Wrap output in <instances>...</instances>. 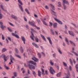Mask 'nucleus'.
I'll list each match as a JSON object with an SVG mask.
<instances>
[{"instance_id": "obj_51", "label": "nucleus", "mask_w": 78, "mask_h": 78, "mask_svg": "<svg viewBox=\"0 0 78 78\" xmlns=\"http://www.w3.org/2000/svg\"><path fill=\"white\" fill-rule=\"evenodd\" d=\"M54 17H53V18H54V19H55H55L56 18H57V16H56V14L54 15Z\"/></svg>"}, {"instance_id": "obj_30", "label": "nucleus", "mask_w": 78, "mask_h": 78, "mask_svg": "<svg viewBox=\"0 0 78 78\" xmlns=\"http://www.w3.org/2000/svg\"><path fill=\"white\" fill-rule=\"evenodd\" d=\"M0 6H1V8L3 10V11H6V10H5V9L3 8V6L2 5H0Z\"/></svg>"}, {"instance_id": "obj_17", "label": "nucleus", "mask_w": 78, "mask_h": 78, "mask_svg": "<svg viewBox=\"0 0 78 78\" xmlns=\"http://www.w3.org/2000/svg\"><path fill=\"white\" fill-rule=\"evenodd\" d=\"M69 42L72 45H73V46L74 45V47H76V45H75V44L74 43L72 42V41L70 40L69 41Z\"/></svg>"}, {"instance_id": "obj_54", "label": "nucleus", "mask_w": 78, "mask_h": 78, "mask_svg": "<svg viewBox=\"0 0 78 78\" xmlns=\"http://www.w3.org/2000/svg\"><path fill=\"white\" fill-rule=\"evenodd\" d=\"M65 41L66 42H69V41L68 40V39H67V37L65 38Z\"/></svg>"}, {"instance_id": "obj_21", "label": "nucleus", "mask_w": 78, "mask_h": 78, "mask_svg": "<svg viewBox=\"0 0 78 78\" xmlns=\"http://www.w3.org/2000/svg\"><path fill=\"white\" fill-rule=\"evenodd\" d=\"M32 45L34 46L35 47H36V48H39V46L37 45L36 44L34 43H32Z\"/></svg>"}, {"instance_id": "obj_43", "label": "nucleus", "mask_w": 78, "mask_h": 78, "mask_svg": "<svg viewBox=\"0 0 78 78\" xmlns=\"http://www.w3.org/2000/svg\"><path fill=\"white\" fill-rule=\"evenodd\" d=\"M72 76L73 77H75V73H74V72L72 71Z\"/></svg>"}, {"instance_id": "obj_57", "label": "nucleus", "mask_w": 78, "mask_h": 78, "mask_svg": "<svg viewBox=\"0 0 78 78\" xmlns=\"http://www.w3.org/2000/svg\"><path fill=\"white\" fill-rule=\"evenodd\" d=\"M45 9H48V6L46 5L45 7Z\"/></svg>"}, {"instance_id": "obj_24", "label": "nucleus", "mask_w": 78, "mask_h": 78, "mask_svg": "<svg viewBox=\"0 0 78 78\" xmlns=\"http://www.w3.org/2000/svg\"><path fill=\"white\" fill-rule=\"evenodd\" d=\"M41 37L45 41H46V39H45V38L44 37V36L42 35V34H41Z\"/></svg>"}, {"instance_id": "obj_63", "label": "nucleus", "mask_w": 78, "mask_h": 78, "mask_svg": "<svg viewBox=\"0 0 78 78\" xmlns=\"http://www.w3.org/2000/svg\"><path fill=\"white\" fill-rule=\"evenodd\" d=\"M36 26V27H36V29H37V30H40V28L39 27H37Z\"/></svg>"}, {"instance_id": "obj_10", "label": "nucleus", "mask_w": 78, "mask_h": 78, "mask_svg": "<svg viewBox=\"0 0 78 78\" xmlns=\"http://www.w3.org/2000/svg\"><path fill=\"white\" fill-rule=\"evenodd\" d=\"M68 33L70 35V36H74V33L73 31H70V30L68 31Z\"/></svg>"}, {"instance_id": "obj_33", "label": "nucleus", "mask_w": 78, "mask_h": 78, "mask_svg": "<svg viewBox=\"0 0 78 78\" xmlns=\"http://www.w3.org/2000/svg\"><path fill=\"white\" fill-rule=\"evenodd\" d=\"M69 62L70 64H71L72 66H73V62L72 61V59L71 58H69Z\"/></svg>"}, {"instance_id": "obj_36", "label": "nucleus", "mask_w": 78, "mask_h": 78, "mask_svg": "<svg viewBox=\"0 0 78 78\" xmlns=\"http://www.w3.org/2000/svg\"><path fill=\"white\" fill-rule=\"evenodd\" d=\"M72 53H73L74 54L75 56H78V54H77V53H76V52H74L73 51H72Z\"/></svg>"}, {"instance_id": "obj_35", "label": "nucleus", "mask_w": 78, "mask_h": 78, "mask_svg": "<svg viewBox=\"0 0 78 78\" xmlns=\"http://www.w3.org/2000/svg\"><path fill=\"white\" fill-rule=\"evenodd\" d=\"M16 57H17V58H20V59L21 58V57H20V55H17L15 54V55Z\"/></svg>"}, {"instance_id": "obj_45", "label": "nucleus", "mask_w": 78, "mask_h": 78, "mask_svg": "<svg viewBox=\"0 0 78 78\" xmlns=\"http://www.w3.org/2000/svg\"><path fill=\"white\" fill-rule=\"evenodd\" d=\"M58 52L60 54H61V55L62 54V52H61V51L60 50V49H59L58 48Z\"/></svg>"}, {"instance_id": "obj_59", "label": "nucleus", "mask_w": 78, "mask_h": 78, "mask_svg": "<svg viewBox=\"0 0 78 78\" xmlns=\"http://www.w3.org/2000/svg\"><path fill=\"white\" fill-rule=\"evenodd\" d=\"M70 29L71 30H74V28L72 27H70Z\"/></svg>"}, {"instance_id": "obj_8", "label": "nucleus", "mask_w": 78, "mask_h": 78, "mask_svg": "<svg viewBox=\"0 0 78 78\" xmlns=\"http://www.w3.org/2000/svg\"><path fill=\"white\" fill-rule=\"evenodd\" d=\"M30 33H31V34L32 35H30V38H31V39L33 41H34V38H33V37H34V34H33V33L32 31H30Z\"/></svg>"}, {"instance_id": "obj_26", "label": "nucleus", "mask_w": 78, "mask_h": 78, "mask_svg": "<svg viewBox=\"0 0 78 78\" xmlns=\"http://www.w3.org/2000/svg\"><path fill=\"white\" fill-rule=\"evenodd\" d=\"M6 51H7V49L5 48H3L2 50V52H5Z\"/></svg>"}, {"instance_id": "obj_60", "label": "nucleus", "mask_w": 78, "mask_h": 78, "mask_svg": "<svg viewBox=\"0 0 78 78\" xmlns=\"http://www.w3.org/2000/svg\"><path fill=\"white\" fill-rule=\"evenodd\" d=\"M9 23V25H11V26H12V27H14V25H13L11 23Z\"/></svg>"}, {"instance_id": "obj_40", "label": "nucleus", "mask_w": 78, "mask_h": 78, "mask_svg": "<svg viewBox=\"0 0 78 78\" xmlns=\"http://www.w3.org/2000/svg\"><path fill=\"white\" fill-rule=\"evenodd\" d=\"M15 51L16 53H19V51H18V49L17 48H15Z\"/></svg>"}, {"instance_id": "obj_19", "label": "nucleus", "mask_w": 78, "mask_h": 78, "mask_svg": "<svg viewBox=\"0 0 78 78\" xmlns=\"http://www.w3.org/2000/svg\"><path fill=\"white\" fill-rule=\"evenodd\" d=\"M41 21L42 22L44 25H46V26H47V23L45 22L44 21V20L42 19V18H41Z\"/></svg>"}, {"instance_id": "obj_9", "label": "nucleus", "mask_w": 78, "mask_h": 78, "mask_svg": "<svg viewBox=\"0 0 78 78\" xmlns=\"http://www.w3.org/2000/svg\"><path fill=\"white\" fill-rule=\"evenodd\" d=\"M10 61L12 63H13V62L12 61H14V60H15V59L12 56V55H11L10 56Z\"/></svg>"}, {"instance_id": "obj_12", "label": "nucleus", "mask_w": 78, "mask_h": 78, "mask_svg": "<svg viewBox=\"0 0 78 78\" xmlns=\"http://www.w3.org/2000/svg\"><path fill=\"white\" fill-rule=\"evenodd\" d=\"M12 36H14L15 37H16V38H17V39H19V36H18V35L15 34L14 33H12Z\"/></svg>"}, {"instance_id": "obj_20", "label": "nucleus", "mask_w": 78, "mask_h": 78, "mask_svg": "<svg viewBox=\"0 0 78 78\" xmlns=\"http://www.w3.org/2000/svg\"><path fill=\"white\" fill-rule=\"evenodd\" d=\"M32 73L33 74V75L35 76V77H36V73L35 71L32 70Z\"/></svg>"}, {"instance_id": "obj_62", "label": "nucleus", "mask_w": 78, "mask_h": 78, "mask_svg": "<svg viewBox=\"0 0 78 78\" xmlns=\"http://www.w3.org/2000/svg\"><path fill=\"white\" fill-rule=\"evenodd\" d=\"M41 53H42V55L44 56H45V53H44L43 52H41Z\"/></svg>"}, {"instance_id": "obj_16", "label": "nucleus", "mask_w": 78, "mask_h": 78, "mask_svg": "<svg viewBox=\"0 0 78 78\" xmlns=\"http://www.w3.org/2000/svg\"><path fill=\"white\" fill-rule=\"evenodd\" d=\"M28 63H29V64H30H30H33V65H36V63L32 61H29V62H28Z\"/></svg>"}, {"instance_id": "obj_22", "label": "nucleus", "mask_w": 78, "mask_h": 78, "mask_svg": "<svg viewBox=\"0 0 78 78\" xmlns=\"http://www.w3.org/2000/svg\"><path fill=\"white\" fill-rule=\"evenodd\" d=\"M41 71H39V70H38V75L39 76H40V77H41Z\"/></svg>"}, {"instance_id": "obj_58", "label": "nucleus", "mask_w": 78, "mask_h": 78, "mask_svg": "<svg viewBox=\"0 0 78 78\" xmlns=\"http://www.w3.org/2000/svg\"><path fill=\"white\" fill-rule=\"evenodd\" d=\"M2 74L3 75H6V73H5V72H3L2 73Z\"/></svg>"}, {"instance_id": "obj_31", "label": "nucleus", "mask_w": 78, "mask_h": 78, "mask_svg": "<svg viewBox=\"0 0 78 78\" xmlns=\"http://www.w3.org/2000/svg\"><path fill=\"white\" fill-rule=\"evenodd\" d=\"M20 50L21 53H23V49L22 48V47H20Z\"/></svg>"}, {"instance_id": "obj_23", "label": "nucleus", "mask_w": 78, "mask_h": 78, "mask_svg": "<svg viewBox=\"0 0 78 78\" xmlns=\"http://www.w3.org/2000/svg\"><path fill=\"white\" fill-rule=\"evenodd\" d=\"M11 17H12V18L13 19H15L16 20L17 19L16 16H14L13 15H12Z\"/></svg>"}, {"instance_id": "obj_42", "label": "nucleus", "mask_w": 78, "mask_h": 78, "mask_svg": "<svg viewBox=\"0 0 78 78\" xmlns=\"http://www.w3.org/2000/svg\"><path fill=\"white\" fill-rule=\"evenodd\" d=\"M7 28L8 30H9V31L10 32H12V30L11 29H10L8 27Z\"/></svg>"}, {"instance_id": "obj_56", "label": "nucleus", "mask_w": 78, "mask_h": 78, "mask_svg": "<svg viewBox=\"0 0 78 78\" xmlns=\"http://www.w3.org/2000/svg\"><path fill=\"white\" fill-rule=\"evenodd\" d=\"M37 21L38 23H40V22H41V21L40 20H39L38 19H37Z\"/></svg>"}, {"instance_id": "obj_53", "label": "nucleus", "mask_w": 78, "mask_h": 78, "mask_svg": "<svg viewBox=\"0 0 78 78\" xmlns=\"http://www.w3.org/2000/svg\"><path fill=\"white\" fill-rule=\"evenodd\" d=\"M67 72H68V73H67L68 75H69V76H70V73L69 72V70L68 69L67 70Z\"/></svg>"}, {"instance_id": "obj_5", "label": "nucleus", "mask_w": 78, "mask_h": 78, "mask_svg": "<svg viewBox=\"0 0 78 78\" xmlns=\"http://www.w3.org/2000/svg\"><path fill=\"white\" fill-rule=\"evenodd\" d=\"M0 25H1L0 27L2 30H4V28H6V26H3V23L2 22H0Z\"/></svg>"}, {"instance_id": "obj_29", "label": "nucleus", "mask_w": 78, "mask_h": 78, "mask_svg": "<svg viewBox=\"0 0 78 78\" xmlns=\"http://www.w3.org/2000/svg\"><path fill=\"white\" fill-rule=\"evenodd\" d=\"M35 39L36 42H39V40H38V38L37 37H35Z\"/></svg>"}, {"instance_id": "obj_46", "label": "nucleus", "mask_w": 78, "mask_h": 78, "mask_svg": "<svg viewBox=\"0 0 78 78\" xmlns=\"http://www.w3.org/2000/svg\"><path fill=\"white\" fill-rule=\"evenodd\" d=\"M63 64L65 67H67V64L64 62H63Z\"/></svg>"}, {"instance_id": "obj_32", "label": "nucleus", "mask_w": 78, "mask_h": 78, "mask_svg": "<svg viewBox=\"0 0 78 78\" xmlns=\"http://www.w3.org/2000/svg\"><path fill=\"white\" fill-rule=\"evenodd\" d=\"M50 31L51 33V34H52V35H54L53 30L52 29H50Z\"/></svg>"}, {"instance_id": "obj_39", "label": "nucleus", "mask_w": 78, "mask_h": 78, "mask_svg": "<svg viewBox=\"0 0 78 78\" xmlns=\"http://www.w3.org/2000/svg\"><path fill=\"white\" fill-rule=\"evenodd\" d=\"M38 57L39 58H41V55L39 53H38Z\"/></svg>"}, {"instance_id": "obj_3", "label": "nucleus", "mask_w": 78, "mask_h": 78, "mask_svg": "<svg viewBox=\"0 0 78 78\" xmlns=\"http://www.w3.org/2000/svg\"><path fill=\"white\" fill-rule=\"evenodd\" d=\"M49 72L51 75H53V73H55V71L52 68V67H50V69H49Z\"/></svg>"}, {"instance_id": "obj_13", "label": "nucleus", "mask_w": 78, "mask_h": 78, "mask_svg": "<svg viewBox=\"0 0 78 78\" xmlns=\"http://www.w3.org/2000/svg\"><path fill=\"white\" fill-rule=\"evenodd\" d=\"M21 39L22 41H23V43L24 44H25V39L24 37L22 36L21 37Z\"/></svg>"}, {"instance_id": "obj_28", "label": "nucleus", "mask_w": 78, "mask_h": 78, "mask_svg": "<svg viewBox=\"0 0 78 78\" xmlns=\"http://www.w3.org/2000/svg\"><path fill=\"white\" fill-rule=\"evenodd\" d=\"M3 18V15L1 13V10L0 9V19H2Z\"/></svg>"}, {"instance_id": "obj_55", "label": "nucleus", "mask_w": 78, "mask_h": 78, "mask_svg": "<svg viewBox=\"0 0 78 78\" xmlns=\"http://www.w3.org/2000/svg\"><path fill=\"white\" fill-rule=\"evenodd\" d=\"M2 40H5V37L3 36V35H2Z\"/></svg>"}, {"instance_id": "obj_47", "label": "nucleus", "mask_w": 78, "mask_h": 78, "mask_svg": "<svg viewBox=\"0 0 78 78\" xmlns=\"http://www.w3.org/2000/svg\"><path fill=\"white\" fill-rule=\"evenodd\" d=\"M71 24H72V25H73L74 26V27H75L76 28H77V27H76V25L74 24H73V23H71Z\"/></svg>"}, {"instance_id": "obj_15", "label": "nucleus", "mask_w": 78, "mask_h": 78, "mask_svg": "<svg viewBox=\"0 0 78 78\" xmlns=\"http://www.w3.org/2000/svg\"><path fill=\"white\" fill-rule=\"evenodd\" d=\"M50 10L51 11V14L52 15H54V14H56V12H55L53 10V9H51Z\"/></svg>"}, {"instance_id": "obj_52", "label": "nucleus", "mask_w": 78, "mask_h": 78, "mask_svg": "<svg viewBox=\"0 0 78 78\" xmlns=\"http://www.w3.org/2000/svg\"><path fill=\"white\" fill-rule=\"evenodd\" d=\"M14 76H17V73L16 72H14Z\"/></svg>"}, {"instance_id": "obj_37", "label": "nucleus", "mask_w": 78, "mask_h": 78, "mask_svg": "<svg viewBox=\"0 0 78 78\" xmlns=\"http://www.w3.org/2000/svg\"><path fill=\"white\" fill-rule=\"evenodd\" d=\"M25 11L28 14H30V12H29L28 11V9H25Z\"/></svg>"}, {"instance_id": "obj_7", "label": "nucleus", "mask_w": 78, "mask_h": 78, "mask_svg": "<svg viewBox=\"0 0 78 78\" xmlns=\"http://www.w3.org/2000/svg\"><path fill=\"white\" fill-rule=\"evenodd\" d=\"M54 20H55L56 21V22H58L59 24H60V25H62V22L61 21L57 19H56V18H54Z\"/></svg>"}, {"instance_id": "obj_50", "label": "nucleus", "mask_w": 78, "mask_h": 78, "mask_svg": "<svg viewBox=\"0 0 78 78\" xmlns=\"http://www.w3.org/2000/svg\"><path fill=\"white\" fill-rule=\"evenodd\" d=\"M24 19L26 22H27V18H26L25 16H23Z\"/></svg>"}, {"instance_id": "obj_25", "label": "nucleus", "mask_w": 78, "mask_h": 78, "mask_svg": "<svg viewBox=\"0 0 78 78\" xmlns=\"http://www.w3.org/2000/svg\"><path fill=\"white\" fill-rule=\"evenodd\" d=\"M50 5L51 6V7H52V8L53 10H55V7L52 4H50Z\"/></svg>"}, {"instance_id": "obj_61", "label": "nucleus", "mask_w": 78, "mask_h": 78, "mask_svg": "<svg viewBox=\"0 0 78 78\" xmlns=\"http://www.w3.org/2000/svg\"><path fill=\"white\" fill-rule=\"evenodd\" d=\"M7 38H8V40H9V41H11V38H10L9 37H8Z\"/></svg>"}, {"instance_id": "obj_6", "label": "nucleus", "mask_w": 78, "mask_h": 78, "mask_svg": "<svg viewBox=\"0 0 78 78\" xmlns=\"http://www.w3.org/2000/svg\"><path fill=\"white\" fill-rule=\"evenodd\" d=\"M66 0H63V5L64 7V9L66 10L67 9V7L65 5V2H66Z\"/></svg>"}, {"instance_id": "obj_44", "label": "nucleus", "mask_w": 78, "mask_h": 78, "mask_svg": "<svg viewBox=\"0 0 78 78\" xmlns=\"http://www.w3.org/2000/svg\"><path fill=\"white\" fill-rule=\"evenodd\" d=\"M50 63L51 66H53V63L52 62H51V60H50Z\"/></svg>"}, {"instance_id": "obj_1", "label": "nucleus", "mask_w": 78, "mask_h": 78, "mask_svg": "<svg viewBox=\"0 0 78 78\" xmlns=\"http://www.w3.org/2000/svg\"><path fill=\"white\" fill-rule=\"evenodd\" d=\"M18 2L20 3V4L19 5V8L21 11L22 12H23V8H22V5H23V4H22V2L20 0H18Z\"/></svg>"}, {"instance_id": "obj_34", "label": "nucleus", "mask_w": 78, "mask_h": 78, "mask_svg": "<svg viewBox=\"0 0 78 78\" xmlns=\"http://www.w3.org/2000/svg\"><path fill=\"white\" fill-rule=\"evenodd\" d=\"M61 73L60 72L59 73H58L57 75V76L58 77H59V76H60L61 75Z\"/></svg>"}, {"instance_id": "obj_27", "label": "nucleus", "mask_w": 78, "mask_h": 78, "mask_svg": "<svg viewBox=\"0 0 78 78\" xmlns=\"http://www.w3.org/2000/svg\"><path fill=\"white\" fill-rule=\"evenodd\" d=\"M78 64H76L75 66L76 69V71L77 72H78Z\"/></svg>"}, {"instance_id": "obj_49", "label": "nucleus", "mask_w": 78, "mask_h": 78, "mask_svg": "<svg viewBox=\"0 0 78 78\" xmlns=\"http://www.w3.org/2000/svg\"><path fill=\"white\" fill-rule=\"evenodd\" d=\"M65 3H66V4L67 5H69V2H68V1H65Z\"/></svg>"}, {"instance_id": "obj_18", "label": "nucleus", "mask_w": 78, "mask_h": 78, "mask_svg": "<svg viewBox=\"0 0 78 78\" xmlns=\"http://www.w3.org/2000/svg\"><path fill=\"white\" fill-rule=\"evenodd\" d=\"M53 26L54 28H57V23H55L53 24Z\"/></svg>"}, {"instance_id": "obj_64", "label": "nucleus", "mask_w": 78, "mask_h": 78, "mask_svg": "<svg viewBox=\"0 0 78 78\" xmlns=\"http://www.w3.org/2000/svg\"><path fill=\"white\" fill-rule=\"evenodd\" d=\"M27 73L28 74H30V70H29V69L27 70Z\"/></svg>"}, {"instance_id": "obj_11", "label": "nucleus", "mask_w": 78, "mask_h": 78, "mask_svg": "<svg viewBox=\"0 0 78 78\" xmlns=\"http://www.w3.org/2000/svg\"><path fill=\"white\" fill-rule=\"evenodd\" d=\"M29 23L30 24L31 26H32L33 27H36V25L34 24V23L32 22H30V21H29Z\"/></svg>"}, {"instance_id": "obj_48", "label": "nucleus", "mask_w": 78, "mask_h": 78, "mask_svg": "<svg viewBox=\"0 0 78 78\" xmlns=\"http://www.w3.org/2000/svg\"><path fill=\"white\" fill-rule=\"evenodd\" d=\"M4 66L5 67L6 70H8L9 69V68L7 66H6V65H4Z\"/></svg>"}, {"instance_id": "obj_2", "label": "nucleus", "mask_w": 78, "mask_h": 78, "mask_svg": "<svg viewBox=\"0 0 78 78\" xmlns=\"http://www.w3.org/2000/svg\"><path fill=\"white\" fill-rule=\"evenodd\" d=\"M28 65L29 68L30 70H31V69H33V70H35L36 67L32 65H31L30 64H28Z\"/></svg>"}, {"instance_id": "obj_4", "label": "nucleus", "mask_w": 78, "mask_h": 78, "mask_svg": "<svg viewBox=\"0 0 78 78\" xmlns=\"http://www.w3.org/2000/svg\"><path fill=\"white\" fill-rule=\"evenodd\" d=\"M0 58H3L4 60V61L5 62L7 61V57H6V56L4 54H2L1 56H0Z\"/></svg>"}, {"instance_id": "obj_14", "label": "nucleus", "mask_w": 78, "mask_h": 78, "mask_svg": "<svg viewBox=\"0 0 78 78\" xmlns=\"http://www.w3.org/2000/svg\"><path fill=\"white\" fill-rule=\"evenodd\" d=\"M47 39L48 40L49 42L51 45H52V42H51V39H50V37H47Z\"/></svg>"}, {"instance_id": "obj_41", "label": "nucleus", "mask_w": 78, "mask_h": 78, "mask_svg": "<svg viewBox=\"0 0 78 78\" xmlns=\"http://www.w3.org/2000/svg\"><path fill=\"white\" fill-rule=\"evenodd\" d=\"M38 61H39V60H38V59L36 58L35 57V59L34 60V61H35V62H37Z\"/></svg>"}, {"instance_id": "obj_38", "label": "nucleus", "mask_w": 78, "mask_h": 78, "mask_svg": "<svg viewBox=\"0 0 78 78\" xmlns=\"http://www.w3.org/2000/svg\"><path fill=\"white\" fill-rule=\"evenodd\" d=\"M31 30L32 31H33V32H34V33H37V32L33 28H30Z\"/></svg>"}]
</instances>
